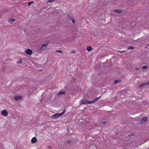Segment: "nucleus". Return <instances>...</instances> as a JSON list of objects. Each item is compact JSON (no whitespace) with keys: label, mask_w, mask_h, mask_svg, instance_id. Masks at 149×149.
<instances>
[{"label":"nucleus","mask_w":149,"mask_h":149,"mask_svg":"<svg viewBox=\"0 0 149 149\" xmlns=\"http://www.w3.org/2000/svg\"><path fill=\"white\" fill-rule=\"evenodd\" d=\"M48 43V42H46V44H44L42 45L39 48V50L41 52L44 50L46 48V46Z\"/></svg>","instance_id":"f257e3e1"},{"label":"nucleus","mask_w":149,"mask_h":149,"mask_svg":"<svg viewBox=\"0 0 149 149\" xmlns=\"http://www.w3.org/2000/svg\"><path fill=\"white\" fill-rule=\"evenodd\" d=\"M61 116L60 113H56L54 115L52 116V118L54 119H56L58 118Z\"/></svg>","instance_id":"f03ea898"},{"label":"nucleus","mask_w":149,"mask_h":149,"mask_svg":"<svg viewBox=\"0 0 149 149\" xmlns=\"http://www.w3.org/2000/svg\"><path fill=\"white\" fill-rule=\"evenodd\" d=\"M26 52L27 54L30 55L32 54L33 52L32 50L29 49H28L26 51Z\"/></svg>","instance_id":"7ed1b4c3"},{"label":"nucleus","mask_w":149,"mask_h":149,"mask_svg":"<svg viewBox=\"0 0 149 149\" xmlns=\"http://www.w3.org/2000/svg\"><path fill=\"white\" fill-rule=\"evenodd\" d=\"M8 112L6 110H3L1 111V114L5 116H6L8 115Z\"/></svg>","instance_id":"20e7f679"},{"label":"nucleus","mask_w":149,"mask_h":149,"mask_svg":"<svg viewBox=\"0 0 149 149\" xmlns=\"http://www.w3.org/2000/svg\"><path fill=\"white\" fill-rule=\"evenodd\" d=\"M88 101L86 100H83L81 101V104H88Z\"/></svg>","instance_id":"39448f33"},{"label":"nucleus","mask_w":149,"mask_h":149,"mask_svg":"<svg viewBox=\"0 0 149 149\" xmlns=\"http://www.w3.org/2000/svg\"><path fill=\"white\" fill-rule=\"evenodd\" d=\"M37 139L36 137H33L31 140V142L32 143H34L36 142Z\"/></svg>","instance_id":"423d86ee"},{"label":"nucleus","mask_w":149,"mask_h":149,"mask_svg":"<svg viewBox=\"0 0 149 149\" xmlns=\"http://www.w3.org/2000/svg\"><path fill=\"white\" fill-rule=\"evenodd\" d=\"M148 121V118L146 117H143L141 120V122H145V121L147 122Z\"/></svg>","instance_id":"0eeeda50"},{"label":"nucleus","mask_w":149,"mask_h":149,"mask_svg":"<svg viewBox=\"0 0 149 149\" xmlns=\"http://www.w3.org/2000/svg\"><path fill=\"white\" fill-rule=\"evenodd\" d=\"M22 97L20 96H15L14 97V99L16 100H20L21 99Z\"/></svg>","instance_id":"6e6552de"},{"label":"nucleus","mask_w":149,"mask_h":149,"mask_svg":"<svg viewBox=\"0 0 149 149\" xmlns=\"http://www.w3.org/2000/svg\"><path fill=\"white\" fill-rule=\"evenodd\" d=\"M15 20V19L13 18H10L8 20V22L10 23H12Z\"/></svg>","instance_id":"1a4fd4ad"},{"label":"nucleus","mask_w":149,"mask_h":149,"mask_svg":"<svg viewBox=\"0 0 149 149\" xmlns=\"http://www.w3.org/2000/svg\"><path fill=\"white\" fill-rule=\"evenodd\" d=\"M149 83L148 82H146V83H144L141 84H140L139 86L140 87H142V86H145L146 85H148V84Z\"/></svg>","instance_id":"9d476101"},{"label":"nucleus","mask_w":149,"mask_h":149,"mask_svg":"<svg viewBox=\"0 0 149 149\" xmlns=\"http://www.w3.org/2000/svg\"><path fill=\"white\" fill-rule=\"evenodd\" d=\"M115 13H117L118 14H120L121 13V11L120 10H114Z\"/></svg>","instance_id":"9b49d317"},{"label":"nucleus","mask_w":149,"mask_h":149,"mask_svg":"<svg viewBox=\"0 0 149 149\" xmlns=\"http://www.w3.org/2000/svg\"><path fill=\"white\" fill-rule=\"evenodd\" d=\"M65 93V92L64 91H61L59 92L57 94L58 96L61 95L62 94H64Z\"/></svg>","instance_id":"f8f14e48"},{"label":"nucleus","mask_w":149,"mask_h":149,"mask_svg":"<svg viewBox=\"0 0 149 149\" xmlns=\"http://www.w3.org/2000/svg\"><path fill=\"white\" fill-rule=\"evenodd\" d=\"M92 49L91 47L90 46H88L87 48V50L88 51H90Z\"/></svg>","instance_id":"ddd939ff"},{"label":"nucleus","mask_w":149,"mask_h":149,"mask_svg":"<svg viewBox=\"0 0 149 149\" xmlns=\"http://www.w3.org/2000/svg\"><path fill=\"white\" fill-rule=\"evenodd\" d=\"M121 80L120 79L117 80H115L114 81V83L115 84H118L120 83L121 81Z\"/></svg>","instance_id":"4468645a"},{"label":"nucleus","mask_w":149,"mask_h":149,"mask_svg":"<svg viewBox=\"0 0 149 149\" xmlns=\"http://www.w3.org/2000/svg\"><path fill=\"white\" fill-rule=\"evenodd\" d=\"M101 95L100 96V97H97L96 98H95L94 99V100L95 102L96 101H97L101 97Z\"/></svg>","instance_id":"2eb2a0df"},{"label":"nucleus","mask_w":149,"mask_h":149,"mask_svg":"<svg viewBox=\"0 0 149 149\" xmlns=\"http://www.w3.org/2000/svg\"><path fill=\"white\" fill-rule=\"evenodd\" d=\"M72 141L70 140H68L67 141V143L65 144V145H66L67 143L70 144L72 143Z\"/></svg>","instance_id":"dca6fc26"},{"label":"nucleus","mask_w":149,"mask_h":149,"mask_svg":"<svg viewBox=\"0 0 149 149\" xmlns=\"http://www.w3.org/2000/svg\"><path fill=\"white\" fill-rule=\"evenodd\" d=\"M65 111H66V110L65 109H64V110H63L62 113H60L61 114V116H62L65 113Z\"/></svg>","instance_id":"f3484780"},{"label":"nucleus","mask_w":149,"mask_h":149,"mask_svg":"<svg viewBox=\"0 0 149 149\" xmlns=\"http://www.w3.org/2000/svg\"><path fill=\"white\" fill-rule=\"evenodd\" d=\"M148 67L147 66L144 65L142 67V69L144 70H146L147 69Z\"/></svg>","instance_id":"a211bd4d"},{"label":"nucleus","mask_w":149,"mask_h":149,"mask_svg":"<svg viewBox=\"0 0 149 149\" xmlns=\"http://www.w3.org/2000/svg\"><path fill=\"white\" fill-rule=\"evenodd\" d=\"M33 3V1L29 2L28 3V6H30V5H31L32 3Z\"/></svg>","instance_id":"6ab92c4d"},{"label":"nucleus","mask_w":149,"mask_h":149,"mask_svg":"<svg viewBox=\"0 0 149 149\" xmlns=\"http://www.w3.org/2000/svg\"><path fill=\"white\" fill-rule=\"evenodd\" d=\"M134 48V47L132 46H130L127 49H132Z\"/></svg>","instance_id":"aec40b11"},{"label":"nucleus","mask_w":149,"mask_h":149,"mask_svg":"<svg viewBox=\"0 0 149 149\" xmlns=\"http://www.w3.org/2000/svg\"><path fill=\"white\" fill-rule=\"evenodd\" d=\"M95 102L94 100H93V101H88V104H92V103H94Z\"/></svg>","instance_id":"412c9836"},{"label":"nucleus","mask_w":149,"mask_h":149,"mask_svg":"<svg viewBox=\"0 0 149 149\" xmlns=\"http://www.w3.org/2000/svg\"><path fill=\"white\" fill-rule=\"evenodd\" d=\"M134 133H132V134H130L128 135V136L129 137H131V136H134Z\"/></svg>","instance_id":"4be33fe9"},{"label":"nucleus","mask_w":149,"mask_h":149,"mask_svg":"<svg viewBox=\"0 0 149 149\" xmlns=\"http://www.w3.org/2000/svg\"><path fill=\"white\" fill-rule=\"evenodd\" d=\"M22 62V60L21 59H20L19 60V61L17 62V63L18 64L21 63Z\"/></svg>","instance_id":"5701e85b"},{"label":"nucleus","mask_w":149,"mask_h":149,"mask_svg":"<svg viewBox=\"0 0 149 149\" xmlns=\"http://www.w3.org/2000/svg\"><path fill=\"white\" fill-rule=\"evenodd\" d=\"M56 52H60V53H61L62 54V51L57 50L56 51Z\"/></svg>","instance_id":"b1692460"},{"label":"nucleus","mask_w":149,"mask_h":149,"mask_svg":"<svg viewBox=\"0 0 149 149\" xmlns=\"http://www.w3.org/2000/svg\"><path fill=\"white\" fill-rule=\"evenodd\" d=\"M71 19H72V22L73 23H74L75 22V21L74 19H73V18H71Z\"/></svg>","instance_id":"393cba45"},{"label":"nucleus","mask_w":149,"mask_h":149,"mask_svg":"<svg viewBox=\"0 0 149 149\" xmlns=\"http://www.w3.org/2000/svg\"><path fill=\"white\" fill-rule=\"evenodd\" d=\"M118 52H120V53H124V52H126V51H118Z\"/></svg>","instance_id":"a878e982"},{"label":"nucleus","mask_w":149,"mask_h":149,"mask_svg":"<svg viewBox=\"0 0 149 149\" xmlns=\"http://www.w3.org/2000/svg\"><path fill=\"white\" fill-rule=\"evenodd\" d=\"M54 1V0H48V1L49 3L52 2Z\"/></svg>","instance_id":"bb28decb"},{"label":"nucleus","mask_w":149,"mask_h":149,"mask_svg":"<svg viewBox=\"0 0 149 149\" xmlns=\"http://www.w3.org/2000/svg\"><path fill=\"white\" fill-rule=\"evenodd\" d=\"M47 148H51V147L50 146H49V145L47 146Z\"/></svg>","instance_id":"cd10ccee"},{"label":"nucleus","mask_w":149,"mask_h":149,"mask_svg":"<svg viewBox=\"0 0 149 149\" xmlns=\"http://www.w3.org/2000/svg\"><path fill=\"white\" fill-rule=\"evenodd\" d=\"M102 123L104 124H105L106 123V121H104L102 122Z\"/></svg>","instance_id":"c85d7f7f"},{"label":"nucleus","mask_w":149,"mask_h":149,"mask_svg":"<svg viewBox=\"0 0 149 149\" xmlns=\"http://www.w3.org/2000/svg\"><path fill=\"white\" fill-rule=\"evenodd\" d=\"M139 68H138V67H136V70H139Z\"/></svg>","instance_id":"c756f323"},{"label":"nucleus","mask_w":149,"mask_h":149,"mask_svg":"<svg viewBox=\"0 0 149 149\" xmlns=\"http://www.w3.org/2000/svg\"><path fill=\"white\" fill-rule=\"evenodd\" d=\"M75 52V51H74V50H73L72 51V52H71V53H74Z\"/></svg>","instance_id":"7c9ffc66"},{"label":"nucleus","mask_w":149,"mask_h":149,"mask_svg":"<svg viewBox=\"0 0 149 149\" xmlns=\"http://www.w3.org/2000/svg\"><path fill=\"white\" fill-rule=\"evenodd\" d=\"M148 141V140L146 139L145 141L144 142V143H145L147 141Z\"/></svg>","instance_id":"2f4dec72"},{"label":"nucleus","mask_w":149,"mask_h":149,"mask_svg":"<svg viewBox=\"0 0 149 149\" xmlns=\"http://www.w3.org/2000/svg\"><path fill=\"white\" fill-rule=\"evenodd\" d=\"M148 149H149V148H148Z\"/></svg>","instance_id":"473e14b6"}]
</instances>
